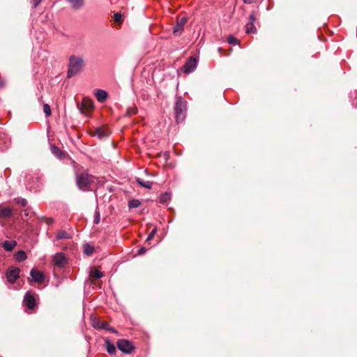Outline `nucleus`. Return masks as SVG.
I'll list each match as a JSON object with an SVG mask.
<instances>
[{"label": "nucleus", "instance_id": "nucleus-1", "mask_svg": "<svg viewBox=\"0 0 357 357\" xmlns=\"http://www.w3.org/2000/svg\"><path fill=\"white\" fill-rule=\"evenodd\" d=\"M93 181L94 177L86 172L77 175L76 179L78 188L82 190H88Z\"/></svg>", "mask_w": 357, "mask_h": 357}, {"label": "nucleus", "instance_id": "nucleus-2", "mask_svg": "<svg viewBox=\"0 0 357 357\" xmlns=\"http://www.w3.org/2000/svg\"><path fill=\"white\" fill-rule=\"evenodd\" d=\"M176 119L177 122H182L185 116L186 102L181 98H178L176 100L174 107Z\"/></svg>", "mask_w": 357, "mask_h": 357}, {"label": "nucleus", "instance_id": "nucleus-3", "mask_svg": "<svg viewBox=\"0 0 357 357\" xmlns=\"http://www.w3.org/2000/svg\"><path fill=\"white\" fill-rule=\"evenodd\" d=\"M116 346L120 351L125 354H130L134 349L132 343L125 339L118 340Z\"/></svg>", "mask_w": 357, "mask_h": 357}, {"label": "nucleus", "instance_id": "nucleus-4", "mask_svg": "<svg viewBox=\"0 0 357 357\" xmlns=\"http://www.w3.org/2000/svg\"><path fill=\"white\" fill-rule=\"evenodd\" d=\"M69 63L68 67H82L87 65L82 56L72 55L68 59Z\"/></svg>", "mask_w": 357, "mask_h": 357}, {"label": "nucleus", "instance_id": "nucleus-5", "mask_svg": "<svg viewBox=\"0 0 357 357\" xmlns=\"http://www.w3.org/2000/svg\"><path fill=\"white\" fill-rule=\"evenodd\" d=\"M187 21L188 18L186 17H182L177 20L176 24L174 26L173 29V33L175 36H180L181 34Z\"/></svg>", "mask_w": 357, "mask_h": 357}, {"label": "nucleus", "instance_id": "nucleus-6", "mask_svg": "<svg viewBox=\"0 0 357 357\" xmlns=\"http://www.w3.org/2000/svg\"><path fill=\"white\" fill-rule=\"evenodd\" d=\"M92 326L95 328L105 329L106 331H111V332L114 333H116V331L114 328L110 327L109 325L107 322L102 321H100L98 319H94L92 321Z\"/></svg>", "mask_w": 357, "mask_h": 357}, {"label": "nucleus", "instance_id": "nucleus-7", "mask_svg": "<svg viewBox=\"0 0 357 357\" xmlns=\"http://www.w3.org/2000/svg\"><path fill=\"white\" fill-rule=\"evenodd\" d=\"M20 270L17 267H11L6 273L8 281L10 283H14L19 277Z\"/></svg>", "mask_w": 357, "mask_h": 357}, {"label": "nucleus", "instance_id": "nucleus-8", "mask_svg": "<svg viewBox=\"0 0 357 357\" xmlns=\"http://www.w3.org/2000/svg\"><path fill=\"white\" fill-rule=\"evenodd\" d=\"M256 20V17L254 14H250L249 16V22L245 25V32L248 34L256 33L257 28L254 23Z\"/></svg>", "mask_w": 357, "mask_h": 357}, {"label": "nucleus", "instance_id": "nucleus-9", "mask_svg": "<svg viewBox=\"0 0 357 357\" xmlns=\"http://www.w3.org/2000/svg\"><path fill=\"white\" fill-rule=\"evenodd\" d=\"M24 304L29 309H33L36 305V300L34 296L31 292H27L24 298Z\"/></svg>", "mask_w": 357, "mask_h": 357}, {"label": "nucleus", "instance_id": "nucleus-10", "mask_svg": "<svg viewBox=\"0 0 357 357\" xmlns=\"http://www.w3.org/2000/svg\"><path fill=\"white\" fill-rule=\"evenodd\" d=\"M31 280L38 283H42L44 281V274L35 268H32L30 272Z\"/></svg>", "mask_w": 357, "mask_h": 357}, {"label": "nucleus", "instance_id": "nucleus-11", "mask_svg": "<svg viewBox=\"0 0 357 357\" xmlns=\"http://www.w3.org/2000/svg\"><path fill=\"white\" fill-rule=\"evenodd\" d=\"M53 261L54 265L61 267L66 264V259L63 253L58 252L53 257Z\"/></svg>", "mask_w": 357, "mask_h": 357}, {"label": "nucleus", "instance_id": "nucleus-12", "mask_svg": "<svg viewBox=\"0 0 357 357\" xmlns=\"http://www.w3.org/2000/svg\"><path fill=\"white\" fill-rule=\"evenodd\" d=\"M93 108V102L88 98H84L82 102V112H87Z\"/></svg>", "mask_w": 357, "mask_h": 357}, {"label": "nucleus", "instance_id": "nucleus-13", "mask_svg": "<svg viewBox=\"0 0 357 357\" xmlns=\"http://www.w3.org/2000/svg\"><path fill=\"white\" fill-rule=\"evenodd\" d=\"M73 10H80L84 6V0H66Z\"/></svg>", "mask_w": 357, "mask_h": 357}, {"label": "nucleus", "instance_id": "nucleus-14", "mask_svg": "<svg viewBox=\"0 0 357 357\" xmlns=\"http://www.w3.org/2000/svg\"><path fill=\"white\" fill-rule=\"evenodd\" d=\"M17 245L15 241H6L3 243V248L6 251H12Z\"/></svg>", "mask_w": 357, "mask_h": 357}, {"label": "nucleus", "instance_id": "nucleus-15", "mask_svg": "<svg viewBox=\"0 0 357 357\" xmlns=\"http://www.w3.org/2000/svg\"><path fill=\"white\" fill-rule=\"evenodd\" d=\"M96 97L98 101L102 102L107 99V93L104 90L98 89L96 93Z\"/></svg>", "mask_w": 357, "mask_h": 357}, {"label": "nucleus", "instance_id": "nucleus-16", "mask_svg": "<svg viewBox=\"0 0 357 357\" xmlns=\"http://www.w3.org/2000/svg\"><path fill=\"white\" fill-rule=\"evenodd\" d=\"M136 181H137V183L143 188H145L146 189H151L152 188V185H153L152 181H145L141 178H137Z\"/></svg>", "mask_w": 357, "mask_h": 357}, {"label": "nucleus", "instance_id": "nucleus-17", "mask_svg": "<svg viewBox=\"0 0 357 357\" xmlns=\"http://www.w3.org/2000/svg\"><path fill=\"white\" fill-rule=\"evenodd\" d=\"M94 135L97 136L98 138L100 139V138L108 136L109 132L105 129H103L101 128H98L95 130Z\"/></svg>", "mask_w": 357, "mask_h": 357}, {"label": "nucleus", "instance_id": "nucleus-18", "mask_svg": "<svg viewBox=\"0 0 357 357\" xmlns=\"http://www.w3.org/2000/svg\"><path fill=\"white\" fill-rule=\"evenodd\" d=\"M198 64V59L195 56H190L183 67H196Z\"/></svg>", "mask_w": 357, "mask_h": 357}, {"label": "nucleus", "instance_id": "nucleus-19", "mask_svg": "<svg viewBox=\"0 0 357 357\" xmlns=\"http://www.w3.org/2000/svg\"><path fill=\"white\" fill-rule=\"evenodd\" d=\"M70 235L63 230H60L56 233V238L57 240L70 238Z\"/></svg>", "mask_w": 357, "mask_h": 357}, {"label": "nucleus", "instance_id": "nucleus-20", "mask_svg": "<svg viewBox=\"0 0 357 357\" xmlns=\"http://www.w3.org/2000/svg\"><path fill=\"white\" fill-rule=\"evenodd\" d=\"M51 151L52 153L59 158H61L64 155L63 152L56 146H52Z\"/></svg>", "mask_w": 357, "mask_h": 357}, {"label": "nucleus", "instance_id": "nucleus-21", "mask_svg": "<svg viewBox=\"0 0 357 357\" xmlns=\"http://www.w3.org/2000/svg\"><path fill=\"white\" fill-rule=\"evenodd\" d=\"M12 214V211L10 208L5 207L0 209V217L8 218Z\"/></svg>", "mask_w": 357, "mask_h": 357}, {"label": "nucleus", "instance_id": "nucleus-22", "mask_svg": "<svg viewBox=\"0 0 357 357\" xmlns=\"http://www.w3.org/2000/svg\"><path fill=\"white\" fill-rule=\"evenodd\" d=\"M15 258L18 261H22L26 259V255L24 251L20 250L15 253Z\"/></svg>", "mask_w": 357, "mask_h": 357}, {"label": "nucleus", "instance_id": "nucleus-23", "mask_svg": "<svg viewBox=\"0 0 357 357\" xmlns=\"http://www.w3.org/2000/svg\"><path fill=\"white\" fill-rule=\"evenodd\" d=\"M106 347H107V351L109 354H115V352H116V347H115V346L112 343H111L109 341H107Z\"/></svg>", "mask_w": 357, "mask_h": 357}, {"label": "nucleus", "instance_id": "nucleus-24", "mask_svg": "<svg viewBox=\"0 0 357 357\" xmlns=\"http://www.w3.org/2000/svg\"><path fill=\"white\" fill-rule=\"evenodd\" d=\"M80 68H68L67 76L68 78H71L80 72Z\"/></svg>", "mask_w": 357, "mask_h": 357}, {"label": "nucleus", "instance_id": "nucleus-25", "mask_svg": "<svg viewBox=\"0 0 357 357\" xmlns=\"http://www.w3.org/2000/svg\"><path fill=\"white\" fill-rule=\"evenodd\" d=\"M227 42L229 44L231 45H238L240 41L238 39H237L236 37H234L232 35H229L227 38Z\"/></svg>", "mask_w": 357, "mask_h": 357}, {"label": "nucleus", "instance_id": "nucleus-26", "mask_svg": "<svg viewBox=\"0 0 357 357\" xmlns=\"http://www.w3.org/2000/svg\"><path fill=\"white\" fill-rule=\"evenodd\" d=\"M91 277L96 278V279H99V278H101L102 276H103V274L102 273L99 271L98 269H94L91 273Z\"/></svg>", "mask_w": 357, "mask_h": 357}, {"label": "nucleus", "instance_id": "nucleus-27", "mask_svg": "<svg viewBox=\"0 0 357 357\" xmlns=\"http://www.w3.org/2000/svg\"><path fill=\"white\" fill-rule=\"evenodd\" d=\"M141 204L138 199H132L128 203V206L130 208H137Z\"/></svg>", "mask_w": 357, "mask_h": 357}, {"label": "nucleus", "instance_id": "nucleus-28", "mask_svg": "<svg viewBox=\"0 0 357 357\" xmlns=\"http://www.w3.org/2000/svg\"><path fill=\"white\" fill-rule=\"evenodd\" d=\"M84 253L87 255H90L93 253V248L91 247V245H89V244H85L84 245Z\"/></svg>", "mask_w": 357, "mask_h": 357}, {"label": "nucleus", "instance_id": "nucleus-29", "mask_svg": "<svg viewBox=\"0 0 357 357\" xmlns=\"http://www.w3.org/2000/svg\"><path fill=\"white\" fill-rule=\"evenodd\" d=\"M43 112L45 114L46 116H50L51 115L52 112L49 105L45 104L43 105Z\"/></svg>", "mask_w": 357, "mask_h": 357}, {"label": "nucleus", "instance_id": "nucleus-30", "mask_svg": "<svg viewBox=\"0 0 357 357\" xmlns=\"http://www.w3.org/2000/svg\"><path fill=\"white\" fill-rule=\"evenodd\" d=\"M169 199H170V194L168 192H165V193L162 194L160 197L161 202H166Z\"/></svg>", "mask_w": 357, "mask_h": 357}, {"label": "nucleus", "instance_id": "nucleus-31", "mask_svg": "<svg viewBox=\"0 0 357 357\" xmlns=\"http://www.w3.org/2000/svg\"><path fill=\"white\" fill-rule=\"evenodd\" d=\"M114 20L116 22L121 23L123 20L122 15L119 13H116L114 15Z\"/></svg>", "mask_w": 357, "mask_h": 357}, {"label": "nucleus", "instance_id": "nucleus-32", "mask_svg": "<svg viewBox=\"0 0 357 357\" xmlns=\"http://www.w3.org/2000/svg\"><path fill=\"white\" fill-rule=\"evenodd\" d=\"M157 231V229L155 227L152 231L149 234L148 237L146 238V241H151L153 236H155V233Z\"/></svg>", "mask_w": 357, "mask_h": 357}, {"label": "nucleus", "instance_id": "nucleus-33", "mask_svg": "<svg viewBox=\"0 0 357 357\" xmlns=\"http://www.w3.org/2000/svg\"><path fill=\"white\" fill-rule=\"evenodd\" d=\"M41 1H42V0H31V3H32V5L34 8H36L40 4V3Z\"/></svg>", "mask_w": 357, "mask_h": 357}, {"label": "nucleus", "instance_id": "nucleus-34", "mask_svg": "<svg viewBox=\"0 0 357 357\" xmlns=\"http://www.w3.org/2000/svg\"><path fill=\"white\" fill-rule=\"evenodd\" d=\"M195 68H181V70H182V72L183 73H185V74H188V73H190L193 71Z\"/></svg>", "mask_w": 357, "mask_h": 357}, {"label": "nucleus", "instance_id": "nucleus-35", "mask_svg": "<svg viewBox=\"0 0 357 357\" xmlns=\"http://www.w3.org/2000/svg\"><path fill=\"white\" fill-rule=\"evenodd\" d=\"M18 203H19L21 206H25L26 205V204H27V202H26V200L25 199L22 198V199H20L18 200Z\"/></svg>", "mask_w": 357, "mask_h": 357}, {"label": "nucleus", "instance_id": "nucleus-36", "mask_svg": "<svg viewBox=\"0 0 357 357\" xmlns=\"http://www.w3.org/2000/svg\"><path fill=\"white\" fill-rule=\"evenodd\" d=\"M146 252V249L144 247H142L140 248L138 251H137V254L139 255H144L145 252Z\"/></svg>", "mask_w": 357, "mask_h": 357}, {"label": "nucleus", "instance_id": "nucleus-37", "mask_svg": "<svg viewBox=\"0 0 357 357\" xmlns=\"http://www.w3.org/2000/svg\"><path fill=\"white\" fill-rule=\"evenodd\" d=\"M6 85V81L4 79H0V88L4 87Z\"/></svg>", "mask_w": 357, "mask_h": 357}, {"label": "nucleus", "instance_id": "nucleus-38", "mask_svg": "<svg viewBox=\"0 0 357 357\" xmlns=\"http://www.w3.org/2000/svg\"><path fill=\"white\" fill-rule=\"evenodd\" d=\"M256 0H243V2L245 3H252L255 1Z\"/></svg>", "mask_w": 357, "mask_h": 357}, {"label": "nucleus", "instance_id": "nucleus-39", "mask_svg": "<svg viewBox=\"0 0 357 357\" xmlns=\"http://www.w3.org/2000/svg\"><path fill=\"white\" fill-rule=\"evenodd\" d=\"M100 221V218H96L95 220H94V222L96 224H98Z\"/></svg>", "mask_w": 357, "mask_h": 357}]
</instances>
